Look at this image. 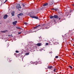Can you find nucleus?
Returning a JSON list of instances; mask_svg holds the SVG:
<instances>
[{
  "label": "nucleus",
  "instance_id": "obj_1",
  "mask_svg": "<svg viewBox=\"0 0 74 74\" xmlns=\"http://www.w3.org/2000/svg\"><path fill=\"white\" fill-rule=\"evenodd\" d=\"M28 14L29 15H30V17H31V18H34L35 19H38V17L37 16H33L32 14V13H30Z\"/></svg>",
  "mask_w": 74,
  "mask_h": 74
},
{
  "label": "nucleus",
  "instance_id": "obj_2",
  "mask_svg": "<svg viewBox=\"0 0 74 74\" xmlns=\"http://www.w3.org/2000/svg\"><path fill=\"white\" fill-rule=\"evenodd\" d=\"M21 5H20V4H17L16 6V8L17 9H18V11H21ZM20 8V9H19Z\"/></svg>",
  "mask_w": 74,
  "mask_h": 74
},
{
  "label": "nucleus",
  "instance_id": "obj_3",
  "mask_svg": "<svg viewBox=\"0 0 74 74\" xmlns=\"http://www.w3.org/2000/svg\"><path fill=\"white\" fill-rule=\"evenodd\" d=\"M39 27H41V25H37V26L34 27V29L35 30V29H38Z\"/></svg>",
  "mask_w": 74,
  "mask_h": 74
},
{
  "label": "nucleus",
  "instance_id": "obj_4",
  "mask_svg": "<svg viewBox=\"0 0 74 74\" xmlns=\"http://www.w3.org/2000/svg\"><path fill=\"white\" fill-rule=\"evenodd\" d=\"M17 21H15L14 22H13L12 23L13 25H14V26H15L16 25V23H17Z\"/></svg>",
  "mask_w": 74,
  "mask_h": 74
},
{
  "label": "nucleus",
  "instance_id": "obj_5",
  "mask_svg": "<svg viewBox=\"0 0 74 74\" xmlns=\"http://www.w3.org/2000/svg\"><path fill=\"white\" fill-rule=\"evenodd\" d=\"M54 18H56V19H58V18H59V17H58V15H54Z\"/></svg>",
  "mask_w": 74,
  "mask_h": 74
},
{
  "label": "nucleus",
  "instance_id": "obj_6",
  "mask_svg": "<svg viewBox=\"0 0 74 74\" xmlns=\"http://www.w3.org/2000/svg\"><path fill=\"white\" fill-rule=\"evenodd\" d=\"M7 17H8V15H7V14H6L4 16L3 18V19H5L7 18Z\"/></svg>",
  "mask_w": 74,
  "mask_h": 74
},
{
  "label": "nucleus",
  "instance_id": "obj_7",
  "mask_svg": "<svg viewBox=\"0 0 74 74\" xmlns=\"http://www.w3.org/2000/svg\"><path fill=\"white\" fill-rule=\"evenodd\" d=\"M48 69H51L52 68H53V66H48Z\"/></svg>",
  "mask_w": 74,
  "mask_h": 74
},
{
  "label": "nucleus",
  "instance_id": "obj_8",
  "mask_svg": "<svg viewBox=\"0 0 74 74\" xmlns=\"http://www.w3.org/2000/svg\"><path fill=\"white\" fill-rule=\"evenodd\" d=\"M36 45H37V46H38V47H40V46L41 45V43H37L36 44Z\"/></svg>",
  "mask_w": 74,
  "mask_h": 74
},
{
  "label": "nucleus",
  "instance_id": "obj_9",
  "mask_svg": "<svg viewBox=\"0 0 74 74\" xmlns=\"http://www.w3.org/2000/svg\"><path fill=\"white\" fill-rule=\"evenodd\" d=\"M12 16H14V11H13L11 13Z\"/></svg>",
  "mask_w": 74,
  "mask_h": 74
},
{
  "label": "nucleus",
  "instance_id": "obj_10",
  "mask_svg": "<svg viewBox=\"0 0 74 74\" xmlns=\"http://www.w3.org/2000/svg\"><path fill=\"white\" fill-rule=\"evenodd\" d=\"M8 32V30H5L2 31V33H6V32Z\"/></svg>",
  "mask_w": 74,
  "mask_h": 74
},
{
  "label": "nucleus",
  "instance_id": "obj_11",
  "mask_svg": "<svg viewBox=\"0 0 74 74\" xmlns=\"http://www.w3.org/2000/svg\"><path fill=\"white\" fill-rule=\"evenodd\" d=\"M23 15V13H21L18 14V15H19V16H21V15Z\"/></svg>",
  "mask_w": 74,
  "mask_h": 74
},
{
  "label": "nucleus",
  "instance_id": "obj_12",
  "mask_svg": "<svg viewBox=\"0 0 74 74\" xmlns=\"http://www.w3.org/2000/svg\"><path fill=\"white\" fill-rule=\"evenodd\" d=\"M54 18V16H50V19H52V18Z\"/></svg>",
  "mask_w": 74,
  "mask_h": 74
},
{
  "label": "nucleus",
  "instance_id": "obj_13",
  "mask_svg": "<svg viewBox=\"0 0 74 74\" xmlns=\"http://www.w3.org/2000/svg\"><path fill=\"white\" fill-rule=\"evenodd\" d=\"M47 5H48V3H45L43 5V6H47Z\"/></svg>",
  "mask_w": 74,
  "mask_h": 74
},
{
  "label": "nucleus",
  "instance_id": "obj_14",
  "mask_svg": "<svg viewBox=\"0 0 74 74\" xmlns=\"http://www.w3.org/2000/svg\"><path fill=\"white\" fill-rule=\"evenodd\" d=\"M58 10V8H54V11H57Z\"/></svg>",
  "mask_w": 74,
  "mask_h": 74
},
{
  "label": "nucleus",
  "instance_id": "obj_15",
  "mask_svg": "<svg viewBox=\"0 0 74 74\" xmlns=\"http://www.w3.org/2000/svg\"><path fill=\"white\" fill-rule=\"evenodd\" d=\"M29 55V53H25V55L27 56V55Z\"/></svg>",
  "mask_w": 74,
  "mask_h": 74
},
{
  "label": "nucleus",
  "instance_id": "obj_16",
  "mask_svg": "<svg viewBox=\"0 0 74 74\" xmlns=\"http://www.w3.org/2000/svg\"><path fill=\"white\" fill-rule=\"evenodd\" d=\"M25 3H22V6L23 7H25Z\"/></svg>",
  "mask_w": 74,
  "mask_h": 74
},
{
  "label": "nucleus",
  "instance_id": "obj_17",
  "mask_svg": "<svg viewBox=\"0 0 74 74\" xmlns=\"http://www.w3.org/2000/svg\"><path fill=\"white\" fill-rule=\"evenodd\" d=\"M24 24L25 25H27V23L26 22H24Z\"/></svg>",
  "mask_w": 74,
  "mask_h": 74
},
{
  "label": "nucleus",
  "instance_id": "obj_18",
  "mask_svg": "<svg viewBox=\"0 0 74 74\" xmlns=\"http://www.w3.org/2000/svg\"><path fill=\"white\" fill-rule=\"evenodd\" d=\"M69 67L70 68V69H73V67H71V66H69Z\"/></svg>",
  "mask_w": 74,
  "mask_h": 74
},
{
  "label": "nucleus",
  "instance_id": "obj_19",
  "mask_svg": "<svg viewBox=\"0 0 74 74\" xmlns=\"http://www.w3.org/2000/svg\"><path fill=\"white\" fill-rule=\"evenodd\" d=\"M16 28L18 29H21V28L19 27H16Z\"/></svg>",
  "mask_w": 74,
  "mask_h": 74
},
{
  "label": "nucleus",
  "instance_id": "obj_20",
  "mask_svg": "<svg viewBox=\"0 0 74 74\" xmlns=\"http://www.w3.org/2000/svg\"><path fill=\"white\" fill-rule=\"evenodd\" d=\"M16 53H19V51H18L17 50H16Z\"/></svg>",
  "mask_w": 74,
  "mask_h": 74
},
{
  "label": "nucleus",
  "instance_id": "obj_21",
  "mask_svg": "<svg viewBox=\"0 0 74 74\" xmlns=\"http://www.w3.org/2000/svg\"><path fill=\"white\" fill-rule=\"evenodd\" d=\"M21 33H22L21 32H20L18 33V34H21Z\"/></svg>",
  "mask_w": 74,
  "mask_h": 74
},
{
  "label": "nucleus",
  "instance_id": "obj_22",
  "mask_svg": "<svg viewBox=\"0 0 74 74\" xmlns=\"http://www.w3.org/2000/svg\"><path fill=\"white\" fill-rule=\"evenodd\" d=\"M59 58V57L58 56H56V57H55V58Z\"/></svg>",
  "mask_w": 74,
  "mask_h": 74
},
{
  "label": "nucleus",
  "instance_id": "obj_23",
  "mask_svg": "<svg viewBox=\"0 0 74 74\" xmlns=\"http://www.w3.org/2000/svg\"><path fill=\"white\" fill-rule=\"evenodd\" d=\"M48 45V43H46V45Z\"/></svg>",
  "mask_w": 74,
  "mask_h": 74
},
{
  "label": "nucleus",
  "instance_id": "obj_24",
  "mask_svg": "<svg viewBox=\"0 0 74 74\" xmlns=\"http://www.w3.org/2000/svg\"><path fill=\"white\" fill-rule=\"evenodd\" d=\"M11 36V35H8V37H10V36Z\"/></svg>",
  "mask_w": 74,
  "mask_h": 74
},
{
  "label": "nucleus",
  "instance_id": "obj_25",
  "mask_svg": "<svg viewBox=\"0 0 74 74\" xmlns=\"http://www.w3.org/2000/svg\"><path fill=\"white\" fill-rule=\"evenodd\" d=\"M54 9H55V8H53L51 9V10H54Z\"/></svg>",
  "mask_w": 74,
  "mask_h": 74
},
{
  "label": "nucleus",
  "instance_id": "obj_26",
  "mask_svg": "<svg viewBox=\"0 0 74 74\" xmlns=\"http://www.w3.org/2000/svg\"><path fill=\"white\" fill-rule=\"evenodd\" d=\"M55 70H56V69H54V72H55Z\"/></svg>",
  "mask_w": 74,
  "mask_h": 74
},
{
  "label": "nucleus",
  "instance_id": "obj_27",
  "mask_svg": "<svg viewBox=\"0 0 74 74\" xmlns=\"http://www.w3.org/2000/svg\"><path fill=\"white\" fill-rule=\"evenodd\" d=\"M17 16L18 17L19 19V18H20L19 16V15H18Z\"/></svg>",
  "mask_w": 74,
  "mask_h": 74
},
{
  "label": "nucleus",
  "instance_id": "obj_28",
  "mask_svg": "<svg viewBox=\"0 0 74 74\" xmlns=\"http://www.w3.org/2000/svg\"><path fill=\"white\" fill-rule=\"evenodd\" d=\"M9 62H11V60H9Z\"/></svg>",
  "mask_w": 74,
  "mask_h": 74
},
{
  "label": "nucleus",
  "instance_id": "obj_29",
  "mask_svg": "<svg viewBox=\"0 0 74 74\" xmlns=\"http://www.w3.org/2000/svg\"><path fill=\"white\" fill-rule=\"evenodd\" d=\"M42 10V9H41V8H40V9L39 10H38V11H39V10Z\"/></svg>",
  "mask_w": 74,
  "mask_h": 74
},
{
  "label": "nucleus",
  "instance_id": "obj_30",
  "mask_svg": "<svg viewBox=\"0 0 74 74\" xmlns=\"http://www.w3.org/2000/svg\"><path fill=\"white\" fill-rule=\"evenodd\" d=\"M14 55H16V53H14Z\"/></svg>",
  "mask_w": 74,
  "mask_h": 74
},
{
  "label": "nucleus",
  "instance_id": "obj_31",
  "mask_svg": "<svg viewBox=\"0 0 74 74\" xmlns=\"http://www.w3.org/2000/svg\"><path fill=\"white\" fill-rule=\"evenodd\" d=\"M61 18H59V20H60V19Z\"/></svg>",
  "mask_w": 74,
  "mask_h": 74
},
{
  "label": "nucleus",
  "instance_id": "obj_32",
  "mask_svg": "<svg viewBox=\"0 0 74 74\" xmlns=\"http://www.w3.org/2000/svg\"><path fill=\"white\" fill-rule=\"evenodd\" d=\"M54 22H56V21L55 20H54Z\"/></svg>",
  "mask_w": 74,
  "mask_h": 74
},
{
  "label": "nucleus",
  "instance_id": "obj_33",
  "mask_svg": "<svg viewBox=\"0 0 74 74\" xmlns=\"http://www.w3.org/2000/svg\"><path fill=\"white\" fill-rule=\"evenodd\" d=\"M8 1V0H5V2L7 1Z\"/></svg>",
  "mask_w": 74,
  "mask_h": 74
},
{
  "label": "nucleus",
  "instance_id": "obj_34",
  "mask_svg": "<svg viewBox=\"0 0 74 74\" xmlns=\"http://www.w3.org/2000/svg\"><path fill=\"white\" fill-rule=\"evenodd\" d=\"M7 2V1H6V2H5H5H4V3H5V2Z\"/></svg>",
  "mask_w": 74,
  "mask_h": 74
},
{
  "label": "nucleus",
  "instance_id": "obj_35",
  "mask_svg": "<svg viewBox=\"0 0 74 74\" xmlns=\"http://www.w3.org/2000/svg\"><path fill=\"white\" fill-rule=\"evenodd\" d=\"M73 55L74 56V53H73Z\"/></svg>",
  "mask_w": 74,
  "mask_h": 74
},
{
  "label": "nucleus",
  "instance_id": "obj_36",
  "mask_svg": "<svg viewBox=\"0 0 74 74\" xmlns=\"http://www.w3.org/2000/svg\"><path fill=\"white\" fill-rule=\"evenodd\" d=\"M56 43H57V44H58V42H56Z\"/></svg>",
  "mask_w": 74,
  "mask_h": 74
},
{
  "label": "nucleus",
  "instance_id": "obj_37",
  "mask_svg": "<svg viewBox=\"0 0 74 74\" xmlns=\"http://www.w3.org/2000/svg\"><path fill=\"white\" fill-rule=\"evenodd\" d=\"M73 46H74V44L73 45Z\"/></svg>",
  "mask_w": 74,
  "mask_h": 74
},
{
  "label": "nucleus",
  "instance_id": "obj_38",
  "mask_svg": "<svg viewBox=\"0 0 74 74\" xmlns=\"http://www.w3.org/2000/svg\"><path fill=\"white\" fill-rule=\"evenodd\" d=\"M45 28H46V29H47V27H46Z\"/></svg>",
  "mask_w": 74,
  "mask_h": 74
},
{
  "label": "nucleus",
  "instance_id": "obj_39",
  "mask_svg": "<svg viewBox=\"0 0 74 74\" xmlns=\"http://www.w3.org/2000/svg\"><path fill=\"white\" fill-rule=\"evenodd\" d=\"M40 29H41V28H40L38 30H40Z\"/></svg>",
  "mask_w": 74,
  "mask_h": 74
},
{
  "label": "nucleus",
  "instance_id": "obj_40",
  "mask_svg": "<svg viewBox=\"0 0 74 74\" xmlns=\"http://www.w3.org/2000/svg\"><path fill=\"white\" fill-rule=\"evenodd\" d=\"M42 27H44V26H42Z\"/></svg>",
  "mask_w": 74,
  "mask_h": 74
},
{
  "label": "nucleus",
  "instance_id": "obj_41",
  "mask_svg": "<svg viewBox=\"0 0 74 74\" xmlns=\"http://www.w3.org/2000/svg\"><path fill=\"white\" fill-rule=\"evenodd\" d=\"M30 33V32H29V33Z\"/></svg>",
  "mask_w": 74,
  "mask_h": 74
},
{
  "label": "nucleus",
  "instance_id": "obj_42",
  "mask_svg": "<svg viewBox=\"0 0 74 74\" xmlns=\"http://www.w3.org/2000/svg\"><path fill=\"white\" fill-rule=\"evenodd\" d=\"M0 24H1V23H0Z\"/></svg>",
  "mask_w": 74,
  "mask_h": 74
}]
</instances>
